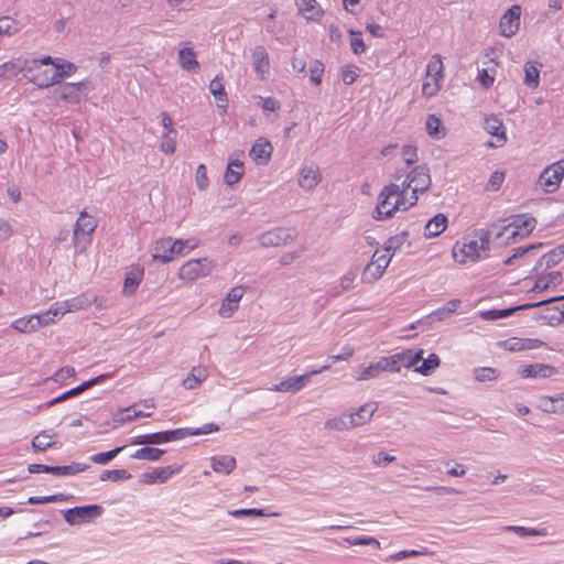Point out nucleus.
Instances as JSON below:
<instances>
[{
	"mask_svg": "<svg viewBox=\"0 0 564 564\" xmlns=\"http://www.w3.org/2000/svg\"><path fill=\"white\" fill-rule=\"evenodd\" d=\"M521 7L514 4L510 7L500 18L499 33L505 37L513 36L520 26Z\"/></svg>",
	"mask_w": 564,
	"mask_h": 564,
	"instance_id": "nucleus-13",
	"label": "nucleus"
},
{
	"mask_svg": "<svg viewBox=\"0 0 564 564\" xmlns=\"http://www.w3.org/2000/svg\"><path fill=\"white\" fill-rule=\"evenodd\" d=\"M87 90L85 82L79 83H66L54 90V95L58 99L68 104H79L83 95Z\"/></svg>",
	"mask_w": 564,
	"mask_h": 564,
	"instance_id": "nucleus-16",
	"label": "nucleus"
},
{
	"mask_svg": "<svg viewBox=\"0 0 564 564\" xmlns=\"http://www.w3.org/2000/svg\"><path fill=\"white\" fill-rule=\"evenodd\" d=\"M417 203V196L409 195L399 184L386 185L378 195L377 206L372 213L376 220L392 218L399 210H408Z\"/></svg>",
	"mask_w": 564,
	"mask_h": 564,
	"instance_id": "nucleus-1",
	"label": "nucleus"
},
{
	"mask_svg": "<svg viewBox=\"0 0 564 564\" xmlns=\"http://www.w3.org/2000/svg\"><path fill=\"white\" fill-rule=\"evenodd\" d=\"M564 177V160L546 166L539 176L538 185L547 194L556 192Z\"/></svg>",
	"mask_w": 564,
	"mask_h": 564,
	"instance_id": "nucleus-8",
	"label": "nucleus"
},
{
	"mask_svg": "<svg viewBox=\"0 0 564 564\" xmlns=\"http://www.w3.org/2000/svg\"><path fill=\"white\" fill-rule=\"evenodd\" d=\"M423 350H403L379 359L382 372H399L401 368H412L422 359Z\"/></svg>",
	"mask_w": 564,
	"mask_h": 564,
	"instance_id": "nucleus-4",
	"label": "nucleus"
},
{
	"mask_svg": "<svg viewBox=\"0 0 564 564\" xmlns=\"http://www.w3.org/2000/svg\"><path fill=\"white\" fill-rule=\"evenodd\" d=\"M96 227V219L86 212H82L74 228L73 240L75 248L84 250L86 246L90 243V236L95 231Z\"/></svg>",
	"mask_w": 564,
	"mask_h": 564,
	"instance_id": "nucleus-7",
	"label": "nucleus"
},
{
	"mask_svg": "<svg viewBox=\"0 0 564 564\" xmlns=\"http://www.w3.org/2000/svg\"><path fill=\"white\" fill-rule=\"evenodd\" d=\"M52 323H54V318L47 310L42 314H34L28 317L18 318L11 324V327L20 333H32Z\"/></svg>",
	"mask_w": 564,
	"mask_h": 564,
	"instance_id": "nucleus-12",
	"label": "nucleus"
},
{
	"mask_svg": "<svg viewBox=\"0 0 564 564\" xmlns=\"http://www.w3.org/2000/svg\"><path fill=\"white\" fill-rule=\"evenodd\" d=\"M408 240V232H400L395 236L390 237L384 243V251L390 254H394Z\"/></svg>",
	"mask_w": 564,
	"mask_h": 564,
	"instance_id": "nucleus-48",
	"label": "nucleus"
},
{
	"mask_svg": "<svg viewBox=\"0 0 564 564\" xmlns=\"http://www.w3.org/2000/svg\"><path fill=\"white\" fill-rule=\"evenodd\" d=\"M252 65L257 75L264 79L270 70L269 54L263 46H256L252 51Z\"/></svg>",
	"mask_w": 564,
	"mask_h": 564,
	"instance_id": "nucleus-21",
	"label": "nucleus"
},
{
	"mask_svg": "<svg viewBox=\"0 0 564 564\" xmlns=\"http://www.w3.org/2000/svg\"><path fill=\"white\" fill-rule=\"evenodd\" d=\"M88 468V465L80 463H72L66 466H54L53 475L55 476H70L76 475L82 471H85Z\"/></svg>",
	"mask_w": 564,
	"mask_h": 564,
	"instance_id": "nucleus-51",
	"label": "nucleus"
},
{
	"mask_svg": "<svg viewBox=\"0 0 564 564\" xmlns=\"http://www.w3.org/2000/svg\"><path fill=\"white\" fill-rule=\"evenodd\" d=\"M460 304V300H451L443 307L432 312L431 317L436 321H444L449 314L455 313L459 308Z\"/></svg>",
	"mask_w": 564,
	"mask_h": 564,
	"instance_id": "nucleus-46",
	"label": "nucleus"
},
{
	"mask_svg": "<svg viewBox=\"0 0 564 564\" xmlns=\"http://www.w3.org/2000/svg\"><path fill=\"white\" fill-rule=\"evenodd\" d=\"M490 232L479 230L464 239L460 246L453 248V257L459 263L476 262L487 256L489 250Z\"/></svg>",
	"mask_w": 564,
	"mask_h": 564,
	"instance_id": "nucleus-2",
	"label": "nucleus"
},
{
	"mask_svg": "<svg viewBox=\"0 0 564 564\" xmlns=\"http://www.w3.org/2000/svg\"><path fill=\"white\" fill-rule=\"evenodd\" d=\"M443 70L444 65L441 55H433L426 65V77L434 78V83H431L430 80H425L423 83L422 91L424 96L433 97L438 93L444 79Z\"/></svg>",
	"mask_w": 564,
	"mask_h": 564,
	"instance_id": "nucleus-6",
	"label": "nucleus"
},
{
	"mask_svg": "<svg viewBox=\"0 0 564 564\" xmlns=\"http://www.w3.org/2000/svg\"><path fill=\"white\" fill-rule=\"evenodd\" d=\"M542 243H533L527 247H519L514 250V253L505 261V263L511 264L514 259L523 258L533 252L534 250L542 248Z\"/></svg>",
	"mask_w": 564,
	"mask_h": 564,
	"instance_id": "nucleus-60",
	"label": "nucleus"
},
{
	"mask_svg": "<svg viewBox=\"0 0 564 564\" xmlns=\"http://www.w3.org/2000/svg\"><path fill=\"white\" fill-rule=\"evenodd\" d=\"M123 448H124V446H120V447H116L106 453L94 454L89 457V460L95 464L106 465L111 459H113Z\"/></svg>",
	"mask_w": 564,
	"mask_h": 564,
	"instance_id": "nucleus-55",
	"label": "nucleus"
},
{
	"mask_svg": "<svg viewBox=\"0 0 564 564\" xmlns=\"http://www.w3.org/2000/svg\"><path fill=\"white\" fill-rule=\"evenodd\" d=\"M484 129L491 135L496 137L500 145L507 141L505 127L497 116H488L484 120Z\"/></svg>",
	"mask_w": 564,
	"mask_h": 564,
	"instance_id": "nucleus-28",
	"label": "nucleus"
},
{
	"mask_svg": "<svg viewBox=\"0 0 564 564\" xmlns=\"http://www.w3.org/2000/svg\"><path fill=\"white\" fill-rule=\"evenodd\" d=\"M431 175L429 167L424 165L415 166L402 181L401 188H405L406 192L411 191L409 195L419 197L420 193H424L431 186Z\"/></svg>",
	"mask_w": 564,
	"mask_h": 564,
	"instance_id": "nucleus-5",
	"label": "nucleus"
},
{
	"mask_svg": "<svg viewBox=\"0 0 564 564\" xmlns=\"http://www.w3.org/2000/svg\"><path fill=\"white\" fill-rule=\"evenodd\" d=\"M182 466L178 465H170L165 467H156L152 468L141 476V480L144 484L153 485V484H164L173 475L180 473Z\"/></svg>",
	"mask_w": 564,
	"mask_h": 564,
	"instance_id": "nucleus-17",
	"label": "nucleus"
},
{
	"mask_svg": "<svg viewBox=\"0 0 564 564\" xmlns=\"http://www.w3.org/2000/svg\"><path fill=\"white\" fill-rule=\"evenodd\" d=\"M2 68H6V73H12L14 75L19 73H33V70L39 69V59L10 61L3 63Z\"/></svg>",
	"mask_w": 564,
	"mask_h": 564,
	"instance_id": "nucleus-25",
	"label": "nucleus"
},
{
	"mask_svg": "<svg viewBox=\"0 0 564 564\" xmlns=\"http://www.w3.org/2000/svg\"><path fill=\"white\" fill-rule=\"evenodd\" d=\"M311 378L308 373L293 376L285 378L284 380L274 384L272 388H270V390L275 392L296 393L301 391L303 388H305L308 384Z\"/></svg>",
	"mask_w": 564,
	"mask_h": 564,
	"instance_id": "nucleus-18",
	"label": "nucleus"
},
{
	"mask_svg": "<svg viewBox=\"0 0 564 564\" xmlns=\"http://www.w3.org/2000/svg\"><path fill=\"white\" fill-rule=\"evenodd\" d=\"M101 513L102 507L99 505L80 506L64 511V519L68 524L75 525L90 522L100 517Z\"/></svg>",
	"mask_w": 564,
	"mask_h": 564,
	"instance_id": "nucleus-9",
	"label": "nucleus"
},
{
	"mask_svg": "<svg viewBox=\"0 0 564 564\" xmlns=\"http://www.w3.org/2000/svg\"><path fill=\"white\" fill-rule=\"evenodd\" d=\"M91 304L86 296H76L69 300L54 303L50 308L51 316L55 319L69 312H77L87 308Z\"/></svg>",
	"mask_w": 564,
	"mask_h": 564,
	"instance_id": "nucleus-15",
	"label": "nucleus"
},
{
	"mask_svg": "<svg viewBox=\"0 0 564 564\" xmlns=\"http://www.w3.org/2000/svg\"><path fill=\"white\" fill-rule=\"evenodd\" d=\"M164 453H165L164 449L156 448V447L144 446V447L135 451L131 455V457L134 458V459L156 462V460H159L162 457V455Z\"/></svg>",
	"mask_w": 564,
	"mask_h": 564,
	"instance_id": "nucleus-42",
	"label": "nucleus"
},
{
	"mask_svg": "<svg viewBox=\"0 0 564 564\" xmlns=\"http://www.w3.org/2000/svg\"><path fill=\"white\" fill-rule=\"evenodd\" d=\"M556 372L553 366L545 364L527 365L519 369V373L523 378H550Z\"/></svg>",
	"mask_w": 564,
	"mask_h": 564,
	"instance_id": "nucleus-24",
	"label": "nucleus"
},
{
	"mask_svg": "<svg viewBox=\"0 0 564 564\" xmlns=\"http://www.w3.org/2000/svg\"><path fill=\"white\" fill-rule=\"evenodd\" d=\"M536 220L533 217L516 216L513 220L503 226L501 231L497 234V238L507 235L508 239L516 237H527L534 229Z\"/></svg>",
	"mask_w": 564,
	"mask_h": 564,
	"instance_id": "nucleus-10",
	"label": "nucleus"
},
{
	"mask_svg": "<svg viewBox=\"0 0 564 564\" xmlns=\"http://www.w3.org/2000/svg\"><path fill=\"white\" fill-rule=\"evenodd\" d=\"M216 267V261L208 257L191 259L180 268L177 275L182 281L193 282L208 276Z\"/></svg>",
	"mask_w": 564,
	"mask_h": 564,
	"instance_id": "nucleus-3",
	"label": "nucleus"
},
{
	"mask_svg": "<svg viewBox=\"0 0 564 564\" xmlns=\"http://www.w3.org/2000/svg\"><path fill=\"white\" fill-rule=\"evenodd\" d=\"M131 477V475L124 470V469H113V470H104L100 474V480L101 481H119V480H127Z\"/></svg>",
	"mask_w": 564,
	"mask_h": 564,
	"instance_id": "nucleus-58",
	"label": "nucleus"
},
{
	"mask_svg": "<svg viewBox=\"0 0 564 564\" xmlns=\"http://www.w3.org/2000/svg\"><path fill=\"white\" fill-rule=\"evenodd\" d=\"M176 138H177L176 130L166 131L162 135V140L160 143V150L165 154H170V155L173 154L175 152Z\"/></svg>",
	"mask_w": 564,
	"mask_h": 564,
	"instance_id": "nucleus-49",
	"label": "nucleus"
},
{
	"mask_svg": "<svg viewBox=\"0 0 564 564\" xmlns=\"http://www.w3.org/2000/svg\"><path fill=\"white\" fill-rule=\"evenodd\" d=\"M151 413H145L143 411H137L133 406H129L122 410H119L113 414V421L118 424H124L132 422L138 417H149Z\"/></svg>",
	"mask_w": 564,
	"mask_h": 564,
	"instance_id": "nucleus-36",
	"label": "nucleus"
},
{
	"mask_svg": "<svg viewBox=\"0 0 564 564\" xmlns=\"http://www.w3.org/2000/svg\"><path fill=\"white\" fill-rule=\"evenodd\" d=\"M378 409L377 403H366L356 412L349 413L354 427L361 426L369 422Z\"/></svg>",
	"mask_w": 564,
	"mask_h": 564,
	"instance_id": "nucleus-29",
	"label": "nucleus"
},
{
	"mask_svg": "<svg viewBox=\"0 0 564 564\" xmlns=\"http://www.w3.org/2000/svg\"><path fill=\"white\" fill-rule=\"evenodd\" d=\"M208 377L205 367H193L187 377L183 380L182 386L187 390L198 388Z\"/></svg>",
	"mask_w": 564,
	"mask_h": 564,
	"instance_id": "nucleus-32",
	"label": "nucleus"
},
{
	"mask_svg": "<svg viewBox=\"0 0 564 564\" xmlns=\"http://www.w3.org/2000/svg\"><path fill=\"white\" fill-rule=\"evenodd\" d=\"M296 239V232L290 228H276L262 234L259 237L261 247H280L286 246Z\"/></svg>",
	"mask_w": 564,
	"mask_h": 564,
	"instance_id": "nucleus-11",
	"label": "nucleus"
},
{
	"mask_svg": "<svg viewBox=\"0 0 564 564\" xmlns=\"http://www.w3.org/2000/svg\"><path fill=\"white\" fill-rule=\"evenodd\" d=\"M563 299H564V295L563 296H557V297H552V299H549V300H543V301H540V302H536V303H525V304H522V305H519V306H516V307H510V308H506V310H498V316H499V318H506V317L511 316L516 311L529 310V308H532V307L541 306V305H544V304H547V303H551V302H555V301H560V300H563Z\"/></svg>",
	"mask_w": 564,
	"mask_h": 564,
	"instance_id": "nucleus-43",
	"label": "nucleus"
},
{
	"mask_svg": "<svg viewBox=\"0 0 564 564\" xmlns=\"http://www.w3.org/2000/svg\"><path fill=\"white\" fill-rule=\"evenodd\" d=\"M540 408L547 413L564 414V393L541 398Z\"/></svg>",
	"mask_w": 564,
	"mask_h": 564,
	"instance_id": "nucleus-31",
	"label": "nucleus"
},
{
	"mask_svg": "<svg viewBox=\"0 0 564 564\" xmlns=\"http://www.w3.org/2000/svg\"><path fill=\"white\" fill-rule=\"evenodd\" d=\"M421 365H415L414 371L420 372L424 376L432 373L440 366V358L436 354H430L426 359H421Z\"/></svg>",
	"mask_w": 564,
	"mask_h": 564,
	"instance_id": "nucleus-45",
	"label": "nucleus"
},
{
	"mask_svg": "<svg viewBox=\"0 0 564 564\" xmlns=\"http://www.w3.org/2000/svg\"><path fill=\"white\" fill-rule=\"evenodd\" d=\"M324 426L325 429L333 431H346L354 429L349 413H341L337 416L328 419Z\"/></svg>",
	"mask_w": 564,
	"mask_h": 564,
	"instance_id": "nucleus-37",
	"label": "nucleus"
},
{
	"mask_svg": "<svg viewBox=\"0 0 564 564\" xmlns=\"http://www.w3.org/2000/svg\"><path fill=\"white\" fill-rule=\"evenodd\" d=\"M54 436L55 434H51L47 431H41L37 435L33 437L32 447L34 448V451L44 452L55 444V442L53 441Z\"/></svg>",
	"mask_w": 564,
	"mask_h": 564,
	"instance_id": "nucleus-44",
	"label": "nucleus"
},
{
	"mask_svg": "<svg viewBox=\"0 0 564 564\" xmlns=\"http://www.w3.org/2000/svg\"><path fill=\"white\" fill-rule=\"evenodd\" d=\"M524 70V84L532 89L539 87L540 84V69L535 63L527 62L523 67Z\"/></svg>",
	"mask_w": 564,
	"mask_h": 564,
	"instance_id": "nucleus-41",
	"label": "nucleus"
},
{
	"mask_svg": "<svg viewBox=\"0 0 564 564\" xmlns=\"http://www.w3.org/2000/svg\"><path fill=\"white\" fill-rule=\"evenodd\" d=\"M178 64L187 72L196 70L199 67L196 54L192 47H184L178 51Z\"/></svg>",
	"mask_w": 564,
	"mask_h": 564,
	"instance_id": "nucleus-34",
	"label": "nucleus"
},
{
	"mask_svg": "<svg viewBox=\"0 0 564 564\" xmlns=\"http://www.w3.org/2000/svg\"><path fill=\"white\" fill-rule=\"evenodd\" d=\"M18 31V23L10 17L0 18V35H12Z\"/></svg>",
	"mask_w": 564,
	"mask_h": 564,
	"instance_id": "nucleus-62",
	"label": "nucleus"
},
{
	"mask_svg": "<svg viewBox=\"0 0 564 564\" xmlns=\"http://www.w3.org/2000/svg\"><path fill=\"white\" fill-rule=\"evenodd\" d=\"M322 181L319 167L317 165H307L302 167L299 176V185L306 189L312 191Z\"/></svg>",
	"mask_w": 564,
	"mask_h": 564,
	"instance_id": "nucleus-20",
	"label": "nucleus"
},
{
	"mask_svg": "<svg viewBox=\"0 0 564 564\" xmlns=\"http://www.w3.org/2000/svg\"><path fill=\"white\" fill-rule=\"evenodd\" d=\"M562 281V274L558 271L550 272L547 275L539 276L533 286V291H545L550 286H555Z\"/></svg>",
	"mask_w": 564,
	"mask_h": 564,
	"instance_id": "nucleus-40",
	"label": "nucleus"
},
{
	"mask_svg": "<svg viewBox=\"0 0 564 564\" xmlns=\"http://www.w3.org/2000/svg\"><path fill=\"white\" fill-rule=\"evenodd\" d=\"M297 9L300 13L310 21H317L323 15V10L316 0H297Z\"/></svg>",
	"mask_w": 564,
	"mask_h": 564,
	"instance_id": "nucleus-26",
	"label": "nucleus"
},
{
	"mask_svg": "<svg viewBox=\"0 0 564 564\" xmlns=\"http://www.w3.org/2000/svg\"><path fill=\"white\" fill-rule=\"evenodd\" d=\"M563 260V252L561 250L553 249L550 252L543 254L536 262L534 269L541 268L543 264L545 268H551L556 265Z\"/></svg>",
	"mask_w": 564,
	"mask_h": 564,
	"instance_id": "nucleus-47",
	"label": "nucleus"
},
{
	"mask_svg": "<svg viewBox=\"0 0 564 564\" xmlns=\"http://www.w3.org/2000/svg\"><path fill=\"white\" fill-rule=\"evenodd\" d=\"M384 273V270H380V268H378L376 264L372 265L370 263H368L362 272V281L366 282V283H372L375 281H377L378 279H380Z\"/></svg>",
	"mask_w": 564,
	"mask_h": 564,
	"instance_id": "nucleus-59",
	"label": "nucleus"
},
{
	"mask_svg": "<svg viewBox=\"0 0 564 564\" xmlns=\"http://www.w3.org/2000/svg\"><path fill=\"white\" fill-rule=\"evenodd\" d=\"M41 65L39 64V69L33 70V73H23L24 77H26L31 83L36 85L39 88H47L54 83H45L50 82L52 77V72L47 69H41Z\"/></svg>",
	"mask_w": 564,
	"mask_h": 564,
	"instance_id": "nucleus-35",
	"label": "nucleus"
},
{
	"mask_svg": "<svg viewBox=\"0 0 564 564\" xmlns=\"http://www.w3.org/2000/svg\"><path fill=\"white\" fill-rule=\"evenodd\" d=\"M310 79L311 82L318 86L322 83V77L324 74V64L319 61H313L310 65Z\"/></svg>",
	"mask_w": 564,
	"mask_h": 564,
	"instance_id": "nucleus-61",
	"label": "nucleus"
},
{
	"mask_svg": "<svg viewBox=\"0 0 564 564\" xmlns=\"http://www.w3.org/2000/svg\"><path fill=\"white\" fill-rule=\"evenodd\" d=\"M503 532H513L520 538L528 536H546L549 534L546 528L534 529V528H525L521 525H506L502 528Z\"/></svg>",
	"mask_w": 564,
	"mask_h": 564,
	"instance_id": "nucleus-38",
	"label": "nucleus"
},
{
	"mask_svg": "<svg viewBox=\"0 0 564 564\" xmlns=\"http://www.w3.org/2000/svg\"><path fill=\"white\" fill-rule=\"evenodd\" d=\"M344 541L349 545H375L380 549V542L372 536L345 538Z\"/></svg>",
	"mask_w": 564,
	"mask_h": 564,
	"instance_id": "nucleus-63",
	"label": "nucleus"
},
{
	"mask_svg": "<svg viewBox=\"0 0 564 564\" xmlns=\"http://www.w3.org/2000/svg\"><path fill=\"white\" fill-rule=\"evenodd\" d=\"M243 173V163L239 159H230L225 172V183L229 186L237 184Z\"/></svg>",
	"mask_w": 564,
	"mask_h": 564,
	"instance_id": "nucleus-33",
	"label": "nucleus"
},
{
	"mask_svg": "<svg viewBox=\"0 0 564 564\" xmlns=\"http://www.w3.org/2000/svg\"><path fill=\"white\" fill-rule=\"evenodd\" d=\"M209 91L216 98L218 102V107L226 108L228 104L227 94L225 91V87L223 84V79L219 76H216L209 83Z\"/></svg>",
	"mask_w": 564,
	"mask_h": 564,
	"instance_id": "nucleus-39",
	"label": "nucleus"
},
{
	"mask_svg": "<svg viewBox=\"0 0 564 564\" xmlns=\"http://www.w3.org/2000/svg\"><path fill=\"white\" fill-rule=\"evenodd\" d=\"M498 376V370L491 367H480L474 370V378L479 382L492 381Z\"/></svg>",
	"mask_w": 564,
	"mask_h": 564,
	"instance_id": "nucleus-54",
	"label": "nucleus"
},
{
	"mask_svg": "<svg viewBox=\"0 0 564 564\" xmlns=\"http://www.w3.org/2000/svg\"><path fill=\"white\" fill-rule=\"evenodd\" d=\"M382 372L381 366L379 360L377 362H373L369 365L368 367L364 368L357 376L356 380L362 381V380H369L377 378Z\"/></svg>",
	"mask_w": 564,
	"mask_h": 564,
	"instance_id": "nucleus-56",
	"label": "nucleus"
},
{
	"mask_svg": "<svg viewBox=\"0 0 564 564\" xmlns=\"http://www.w3.org/2000/svg\"><path fill=\"white\" fill-rule=\"evenodd\" d=\"M273 147L271 142L264 138H259L251 147L249 155L258 165H267L271 159Z\"/></svg>",
	"mask_w": 564,
	"mask_h": 564,
	"instance_id": "nucleus-19",
	"label": "nucleus"
},
{
	"mask_svg": "<svg viewBox=\"0 0 564 564\" xmlns=\"http://www.w3.org/2000/svg\"><path fill=\"white\" fill-rule=\"evenodd\" d=\"M39 64L43 65H53L55 70L52 72V77L48 83L58 84L62 79L69 77L73 75L77 67L72 62L62 61L59 58H53L52 56H44L39 58Z\"/></svg>",
	"mask_w": 564,
	"mask_h": 564,
	"instance_id": "nucleus-14",
	"label": "nucleus"
},
{
	"mask_svg": "<svg viewBox=\"0 0 564 564\" xmlns=\"http://www.w3.org/2000/svg\"><path fill=\"white\" fill-rule=\"evenodd\" d=\"M448 220L444 214H437L424 227V236L433 238L441 235L447 227Z\"/></svg>",
	"mask_w": 564,
	"mask_h": 564,
	"instance_id": "nucleus-30",
	"label": "nucleus"
},
{
	"mask_svg": "<svg viewBox=\"0 0 564 564\" xmlns=\"http://www.w3.org/2000/svg\"><path fill=\"white\" fill-rule=\"evenodd\" d=\"M357 278V271L350 270L340 278L339 285L332 292L333 296L339 295L341 292L348 291L354 288L355 280Z\"/></svg>",
	"mask_w": 564,
	"mask_h": 564,
	"instance_id": "nucleus-50",
	"label": "nucleus"
},
{
	"mask_svg": "<svg viewBox=\"0 0 564 564\" xmlns=\"http://www.w3.org/2000/svg\"><path fill=\"white\" fill-rule=\"evenodd\" d=\"M195 182L198 189L204 191L209 185V180L207 177V170L205 164H199L196 169Z\"/></svg>",
	"mask_w": 564,
	"mask_h": 564,
	"instance_id": "nucleus-64",
	"label": "nucleus"
},
{
	"mask_svg": "<svg viewBox=\"0 0 564 564\" xmlns=\"http://www.w3.org/2000/svg\"><path fill=\"white\" fill-rule=\"evenodd\" d=\"M425 126H426V131L430 137L435 138V139H440V138L444 137V133H442L440 130L441 126H442V121L435 115L432 113V115L427 116Z\"/></svg>",
	"mask_w": 564,
	"mask_h": 564,
	"instance_id": "nucleus-53",
	"label": "nucleus"
},
{
	"mask_svg": "<svg viewBox=\"0 0 564 564\" xmlns=\"http://www.w3.org/2000/svg\"><path fill=\"white\" fill-rule=\"evenodd\" d=\"M218 430H219L218 425H216L214 423H208L199 429H188V427L187 429H176V430H172V431H166V433L169 436V442H173V441L183 440L187 436L208 434L212 432H216Z\"/></svg>",
	"mask_w": 564,
	"mask_h": 564,
	"instance_id": "nucleus-22",
	"label": "nucleus"
},
{
	"mask_svg": "<svg viewBox=\"0 0 564 564\" xmlns=\"http://www.w3.org/2000/svg\"><path fill=\"white\" fill-rule=\"evenodd\" d=\"M175 248L171 237L162 238L155 242L153 258L164 263L170 262L177 256Z\"/></svg>",
	"mask_w": 564,
	"mask_h": 564,
	"instance_id": "nucleus-23",
	"label": "nucleus"
},
{
	"mask_svg": "<svg viewBox=\"0 0 564 564\" xmlns=\"http://www.w3.org/2000/svg\"><path fill=\"white\" fill-rule=\"evenodd\" d=\"M236 458L230 455H218L210 458V466L215 473L229 475L236 468Z\"/></svg>",
	"mask_w": 564,
	"mask_h": 564,
	"instance_id": "nucleus-27",
	"label": "nucleus"
},
{
	"mask_svg": "<svg viewBox=\"0 0 564 564\" xmlns=\"http://www.w3.org/2000/svg\"><path fill=\"white\" fill-rule=\"evenodd\" d=\"M142 272H129L123 282V293L132 295L141 282Z\"/></svg>",
	"mask_w": 564,
	"mask_h": 564,
	"instance_id": "nucleus-52",
	"label": "nucleus"
},
{
	"mask_svg": "<svg viewBox=\"0 0 564 564\" xmlns=\"http://www.w3.org/2000/svg\"><path fill=\"white\" fill-rule=\"evenodd\" d=\"M173 245L176 247L175 250H176L177 256H182V254H185L186 252L197 248L198 240L195 238H189V239H185V240L175 239V240H173Z\"/></svg>",
	"mask_w": 564,
	"mask_h": 564,
	"instance_id": "nucleus-57",
	"label": "nucleus"
}]
</instances>
